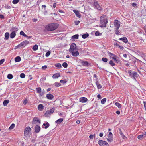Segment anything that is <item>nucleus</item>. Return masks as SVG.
Returning <instances> with one entry per match:
<instances>
[{"label": "nucleus", "instance_id": "1", "mask_svg": "<svg viewBox=\"0 0 146 146\" xmlns=\"http://www.w3.org/2000/svg\"><path fill=\"white\" fill-rule=\"evenodd\" d=\"M58 26V24L51 23L46 25L45 27V29L48 31H52L56 29Z\"/></svg>", "mask_w": 146, "mask_h": 146}, {"label": "nucleus", "instance_id": "2", "mask_svg": "<svg viewBox=\"0 0 146 146\" xmlns=\"http://www.w3.org/2000/svg\"><path fill=\"white\" fill-rule=\"evenodd\" d=\"M138 61L141 62V60L137 59L136 58L133 57L132 58L130 59L128 62L130 63L131 66H133L136 68H137V66L138 65Z\"/></svg>", "mask_w": 146, "mask_h": 146}, {"label": "nucleus", "instance_id": "3", "mask_svg": "<svg viewBox=\"0 0 146 146\" xmlns=\"http://www.w3.org/2000/svg\"><path fill=\"white\" fill-rule=\"evenodd\" d=\"M100 27H106V24L108 22L107 18L106 15H103L100 17Z\"/></svg>", "mask_w": 146, "mask_h": 146}, {"label": "nucleus", "instance_id": "4", "mask_svg": "<svg viewBox=\"0 0 146 146\" xmlns=\"http://www.w3.org/2000/svg\"><path fill=\"white\" fill-rule=\"evenodd\" d=\"M100 146H109L108 143L106 141L99 140L98 142Z\"/></svg>", "mask_w": 146, "mask_h": 146}, {"label": "nucleus", "instance_id": "5", "mask_svg": "<svg viewBox=\"0 0 146 146\" xmlns=\"http://www.w3.org/2000/svg\"><path fill=\"white\" fill-rule=\"evenodd\" d=\"M37 122L39 124L41 123L40 120L39 118L36 117H34L32 123L33 125L36 123V122Z\"/></svg>", "mask_w": 146, "mask_h": 146}, {"label": "nucleus", "instance_id": "6", "mask_svg": "<svg viewBox=\"0 0 146 146\" xmlns=\"http://www.w3.org/2000/svg\"><path fill=\"white\" fill-rule=\"evenodd\" d=\"M76 45L74 43H72L70 46L69 49V51L70 52H71L72 51H73L75 50H76Z\"/></svg>", "mask_w": 146, "mask_h": 146}, {"label": "nucleus", "instance_id": "7", "mask_svg": "<svg viewBox=\"0 0 146 146\" xmlns=\"http://www.w3.org/2000/svg\"><path fill=\"white\" fill-rule=\"evenodd\" d=\"M31 131V128L30 127L28 126L25 128L24 131V135L27 136L29 132Z\"/></svg>", "mask_w": 146, "mask_h": 146}, {"label": "nucleus", "instance_id": "8", "mask_svg": "<svg viewBox=\"0 0 146 146\" xmlns=\"http://www.w3.org/2000/svg\"><path fill=\"white\" fill-rule=\"evenodd\" d=\"M93 5L98 10H102V7L98 4V1L94 2L93 3Z\"/></svg>", "mask_w": 146, "mask_h": 146}, {"label": "nucleus", "instance_id": "9", "mask_svg": "<svg viewBox=\"0 0 146 146\" xmlns=\"http://www.w3.org/2000/svg\"><path fill=\"white\" fill-rule=\"evenodd\" d=\"M114 25L116 28L119 29L120 26L119 21L117 20H115L114 22Z\"/></svg>", "mask_w": 146, "mask_h": 146}, {"label": "nucleus", "instance_id": "10", "mask_svg": "<svg viewBox=\"0 0 146 146\" xmlns=\"http://www.w3.org/2000/svg\"><path fill=\"white\" fill-rule=\"evenodd\" d=\"M128 72L131 77L136 76H137V74L136 72H132L130 70L128 71Z\"/></svg>", "mask_w": 146, "mask_h": 146}, {"label": "nucleus", "instance_id": "11", "mask_svg": "<svg viewBox=\"0 0 146 146\" xmlns=\"http://www.w3.org/2000/svg\"><path fill=\"white\" fill-rule=\"evenodd\" d=\"M41 129L40 127V126L37 125L35 127V131L36 133H38Z\"/></svg>", "mask_w": 146, "mask_h": 146}, {"label": "nucleus", "instance_id": "12", "mask_svg": "<svg viewBox=\"0 0 146 146\" xmlns=\"http://www.w3.org/2000/svg\"><path fill=\"white\" fill-rule=\"evenodd\" d=\"M88 100V99L85 97H81L79 98V101L83 103L86 102Z\"/></svg>", "mask_w": 146, "mask_h": 146}, {"label": "nucleus", "instance_id": "13", "mask_svg": "<svg viewBox=\"0 0 146 146\" xmlns=\"http://www.w3.org/2000/svg\"><path fill=\"white\" fill-rule=\"evenodd\" d=\"M29 43V42L27 40L24 41L23 42H22L20 44L21 46H23L25 47L26 45L27 44H28Z\"/></svg>", "mask_w": 146, "mask_h": 146}, {"label": "nucleus", "instance_id": "14", "mask_svg": "<svg viewBox=\"0 0 146 146\" xmlns=\"http://www.w3.org/2000/svg\"><path fill=\"white\" fill-rule=\"evenodd\" d=\"M50 126V124L47 122H46L45 123H44L42 127L43 128L47 129Z\"/></svg>", "mask_w": 146, "mask_h": 146}, {"label": "nucleus", "instance_id": "15", "mask_svg": "<svg viewBox=\"0 0 146 146\" xmlns=\"http://www.w3.org/2000/svg\"><path fill=\"white\" fill-rule=\"evenodd\" d=\"M73 12L75 14L77 17L79 18H80L81 17V15L80 13L77 10H73Z\"/></svg>", "mask_w": 146, "mask_h": 146}, {"label": "nucleus", "instance_id": "16", "mask_svg": "<svg viewBox=\"0 0 146 146\" xmlns=\"http://www.w3.org/2000/svg\"><path fill=\"white\" fill-rule=\"evenodd\" d=\"M78 37L79 35L78 34L72 36L71 40L72 41H74L75 39H78Z\"/></svg>", "mask_w": 146, "mask_h": 146}, {"label": "nucleus", "instance_id": "17", "mask_svg": "<svg viewBox=\"0 0 146 146\" xmlns=\"http://www.w3.org/2000/svg\"><path fill=\"white\" fill-rule=\"evenodd\" d=\"M119 40L122 41L125 43H127L128 42L127 38L125 37H123L122 38H120L119 39Z\"/></svg>", "mask_w": 146, "mask_h": 146}, {"label": "nucleus", "instance_id": "18", "mask_svg": "<svg viewBox=\"0 0 146 146\" xmlns=\"http://www.w3.org/2000/svg\"><path fill=\"white\" fill-rule=\"evenodd\" d=\"M71 53L72 56L76 57L78 56L79 55V53L78 51L76 52L72 51L71 52H70Z\"/></svg>", "mask_w": 146, "mask_h": 146}, {"label": "nucleus", "instance_id": "19", "mask_svg": "<svg viewBox=\"0 0 146 146\" xmlns=\"http://www.w3.org/2000/svg\"><path fill=\"white\" fill-rule=\"evenodd\" d=\"M46 97L49 100H52L54 98V96L51 94H48L46 95Z\"/></svg>", "mask_w": 146, "mask_h": 146}, {"label": "nucleus", "instance_id": "20", "mask_svg": "<svg viewBox=\"0 0 146 146\" xmlns=\"http://www.w3.org/2000/svg\"><path fill=\"white\" fill-rule=\"evenodd\" d=\"M81 61V63L83 66H88L89 65V63L87 61H83L81 60H80Z\"/></svg>", "mask_w": 146, "mask_h": 146}, {"label": "nucleus", "instance_id": "21", "mask_svg": "<svg viewBox=\"0 0 146 146\" xmlns=\"http://www.w3.org/2000/svg\"><path fill=\"white\" fill-rule=\"evenodd\" d=\"M60 76V73H56L53 75L52 77L54 79H56L59 77Z\"/></svg>", "mask_w": 146, "mask_h": 146}, {"label": "nucleus", "instance_id": "22", "mask_svg": "<svg viewBox=\"0 0 146 146\" xmlns=\"http://www.w3.org/2000/svg\"><path fill=\"white\" fill-rule=\"evenodd\" d=\"M16 33L15 32L12 31L10 35V37L11 38H13L16 36Z\"/></svg>", "mask_w": 146, "mask_h": 146}, {"label": "nucleus", "instance_id": "23", "mask_svg": "<svg viewBox=\"0 0 146 146\" xmlns=\"http://www.w3.org/2000/svg\"><path fill=\"white\" fill-rule=\"evenodd\" d=\"M38 110L39 111H42L44 109V106L43 104H40L38 106Z\"/></svg>", "mask_w": 146, "mask_h": 146}, {"label": "nucleus", "instance_id": "24", "mask_svg": "<svg viewBox=\"0 0 146 146\" xmlns=\"http://www.w3.org/2000/svg\"><path fill=\"white\" fill-rule=\"evenodd\" d=\"M63 121V119L60 118L55 121V123L57 124H59L62 122Z\"/></svg>", "mask_w": 146, "mask_h": 146}, {"label": "nucleus", "instance_id": "25", "mask_svg": "<svg viewBox=\"0 0 146 146\" xmlns=\"http://www.w3.org/2000/svg\"><path fill=\"white\" fill-rule=\"evenodd\" d=\"M21 58L19 56H17L16 57L15 59V60L16 62H19L21 61Z\"/></svg>", "mask_w": 146, "mask_h": 146}, {"label": "nucleus", "instance_id": "26", "mask_svg": "<svg viewBox=\"0 0 146 146\" xmlns=\"http://www.w3.org/2000/svg\"><path fill=\"white\" fill-rule=\"evenodd\" d=\"M96 85L98 89H100L102 88V85L100 84V83L98 81H96Z\"/></svg>", "mask_w": 146, "mask_h": 146}, {"label": "nucleus", "instance_id": "27", "mask_svg": "<svg viewBox=\"0 0 146 146\" xmlns=\"http://www.w3.org/2000/svg\"><path fill=\"white\" fill-rule=\"evenodd\" d=\"M9 100H5L3 102V106H6L7 104L9 103Z\"/></svg>", "mask_w": 146, "mask_h": 146}, {"label": "nucleus", "instance_id": "28", "mask_svg": "<svg viewBox=\"0 0 146 146\" xmlns=\"http://www.w3.org/2000/svg\"><path fill=\"white\" fill-rule=\"evenodd\" d=\"M89 36V34L87 33L84 34H83L82 35V37L84 39L88 37Z\"/></svg>", "mask_w": 146, "mask_h": 146}, {"label": "nucleus", "instance_id": "29", "mask_svg": "<svg viewBox=\"0 0 146 146\" xmlns=\"http://www.w3.org/2000/svg\"><path fill=\"white\" fill-rule=\"evenodd\" d=\"M36 93H40L41 92V89L40 87L36 88Z\"/></svg>", "mask_w": 146, "mask_h": 146}, {"label": "nucleus", "instance_id": "30", "mask_svg": "<svg viewBox=\"0 0 146 146\" xmlns=\"http://www.w3.org/2000/svg\"><path fill=\"white\" fill-rule=\"evenodd\" d=\"M51 114L49 112V111L48 110L46 111L45 114H44V115L45 117H48V116L49 115H50Z\"/></svg>", "mask_w": 146, "mask_h": 146}, {"label": "nucleus", "instance_id": "31", "mask_svg": "<svg viewBox=\"0 0 146 146\" xmlns=\"http://www.w3.org/2000/svg\"><path fill=\"white\" fill-rule=\"evenodd\" d=\"M38 47L37 45H35L33 47L32 49L34 51H36L38 49Z\"/></svg>", "mask_w": 146, "mask_h": 146}, {"label": "nucleus", "instance_id": "32", "mask_svg": "<svg viewBox=\"0 0 146 146\" xmlns=\"http://www.w3.org/2000/svg\"><path fill=\"white\" fill-rule=\"evenodd\" d=\"M9 33L8 32H6L5 34V39L7 40L9 38Z\"/></svg>", "mask_w": 146, "mask_h": 146}, {"label": "nucleus", "instance_id": "33", "mask_svg": "<svg viewBox=\"0 0 146 146\" xmlns=\"http://www.w3.org/2000/svg\"><path fill=\"white\" fill-rule=\"evenodd\" d=\"M18 28L16 27H13L11 29V31H14L15 32L18 31Z\"/></svg>", "mask_w": 146, "mask_h": 146}, {"label": "nucleus", "instance_id": "34", "mask_svg": "<svg viewBox=\"0 0 146 146\" xmlns=\"http://www.w3.org/2000/svg\"><path fill=\"white\" fill-rule=\"evenodd\" d=\"M20 34L21 35H23L24 37H27L28 36L27 35L25 34L24 33V32L23 31H21L20 32Z\"/></svg>", "mask_w": 146, "mask_h": 146}, {"label": "nucleus", "instance_id": "35", "mask_svg": "<svg viewBox=\"0 0 146 146\" xmlns=\"http://www.w3.org/2000/svg\"><path fill=\"white\" fill-rule=\"evenodd\" d=\"M115 105L117 106L119 108H121V104L117 102L115 103Z\"/></svg>", "mask_w": 146, "mask_h": 146}, {"label": "nucleus", "instance_id": "36", "mask_svg": "<svg viewBox=\"0 0 146 146\" xmlns=\"http://www.w3.org/2000/svg\"><path fill=\"white\" fill-rule=\"evenodd\" d=\"M13 77V75L11 74H9L7 75V78L8 79H11Z\"/></svg>", "mask_w": 146, "mask_h": 146}, {"label": "nucleus", "instance_id": "37", "mask_svg": "<svg viewBox=\"0 0 146 146\" xmlns=\"http://www.w3.org/2000/svg\"><path fill=\"white\" fill-rule=\"evenodd\" d=\"M54 85L56 87H58L60 86L61 84L57 82H56L54 83Z\"/></svg>", "mask_w": 146, "mask_h": 146}, {"label": "nucleus", "instance_id": "38", "mask_svg": "<svg viewBox=\"0 0 146 146\" xmlns=\"http://www.w3.org/2000/svg\"><path fill=\"white\" fill-rule=\"evenodd\" d=\"M106 100V98H104L101 100V103L102 104H104L105 103Z\"/></svg>", "mask_w": 146, "mask_h": 146}, {"label": "nucleus", "instance_id": "39", "mask_svg": "<svg viewBox=\"0 0 146 146\" xmlns=\"http://www.w3.org/2000/svg\"><path fill=\"white\" fill-rule=\"evenodd\" d=\"M55 108L54 107L53 108H52L50 109V110L49 111V112L51 114L53 113L54 111L55 110Z\"/></svg>", "mask_w": 146, "mask_h": 146}, {"label": "nucleus", "instance_id": "40", "mask_svg": "<svg viewBox=\"0 0 146 146\" xmlns=\"http://www.w3.org/2000/svg\"><path fill=\"white\" fill-rule=\"evenodd\" d=\"M55 66L57 68H61L62 66L61 64L59 63H58L55 64Z\"/></svg>", "mask_w": 146, "mask_h": 146}, {"label": "nucleus", "instance_id": "41", "mask_svg": "<svg viewBox=\"0 0 146 146\" xmlns=\"http://www.w3.org/2000/svg\"><path fill=\"white\" fill-rule=\"evenodd\" d=\"M15 126V124L14 123L12 124L9 127V130L11 129L14 128Z\"/></svg>", "mask_w": 146, "mask_h": 146}, {"label": "nucleus", "instance_id": "42", "mask_svg": "<svg viewBox=\"0 0 146 146\" xmlns=\"http://www.w3.org/2000/svg\"><path fill=\"white\" fill-rule=\"evenodd\" d=\"M102 60L104 62H107L108 59L106 58L103 57L102 58Z\"/></svg>", "mask_w": 146, "mask_h": 146}, {"label": "nucleus", "instance_id": "43", "mask_svg": "<svg viewBox=\"0 0 146 146\" xmlns=\"http://www.w3.org/2000/svg\"><path fill=\"white\" fill-rule=\"evenodd\" d=\"M109 64L111 66H114L115 65V64L113 62V61L111 60L109 62Z\"/></svg>", "mask_w": 146, "mask_h": 146}, {"label": "nucleus", "instance_id": "44", "mask_svg": "<svg viewBox=\"0 0 146 146\" xmlns=\"http://www.w3.org/2000/svg\"><path fill=\"white\" fill-rule=\"evenodd\" d=\"M95 137V134H94L93 135H90L89 136V138L90 139H92L94 137Z\"/></svg>", "mask_w": 146, "mask_h": 146}, {"label": "nucleus", "instance_id": "45", "mask_svg": "<svg viewBox=\"0 0 146 146\" xmlns=\"http://www.w3.org/2000/svg\"><path fill=\"white\" fill-rule=\"evenodd\" d=\"M19 0H13L12 1V3L14 4H17L19 1Z\"/></svg>", "mask_w": 146, "mask_h": 146}, {"label": "nucleus", "instance_id": "46", "mask_svg": "<svg viewBox=\"0 0 146 146\" xmlns=\"http://www.w3.org/2000/svg\"><path fill=\"white\" fill-rule=\"evenodd\" d=\"M115 34H116L117 35H120V32L118 31V29H117V28H116V30H115Z\"/></svg>", "mask_w": 146, "mask_h": 146}, {"label": "nucleus", "instance_id": "47", "mask_svg": "<svg viewBox=\"0 0 146 146\" xmlns=\"http://www.w3.org/2000/svg\"><path fill=\"white\" fill-rule=\"evenodd\" d=\"M20 77L22 78H24L25 77V75L23 73H21L20 74Z\"/></svg>", "mask_w": 146, "mask_h": 146}, {"label": "nucleus", "instance_id": "48", "mask_svg": "<svg viewBox=\"0 0 146 146\" xmlns=\"http://www.w3.org/2000/svg\"><path fill=\"white\" fill-rule=\"evenodd\" d=\"M107 140L108 142H111L113 141V138L111 137H109V138L107 139Z\"/></svg>", "mask_w": 146, "mask_h": 146}, {"label": "nucleus", "instance_id": "49", "mask_svg": "<svg viewBox=\"0 0 146 146\" xmlns=\"http://www.w3.org/2000/svg\"><path fill=\"white\" fill-rule=\"evenodd\" d=\"M101 33L98 31H96L95 34V35L96 36H98L101 35Z\"/></svg>", "mask_w": 146, "mask_h": 146}, {"label": "nucleus", "instance_id": "50", "mask_svg": "<svg viewBox=\"0 0 146 146\" xmlns=\"http://www.w3.org/2000/svg\"><path fill=\"white\" fill-rule=\"evenodd\" d=\"M62 66L64 68H67L68 66V64L66 62H64L62 64Z\"/></svg>", "mask_w": 146, "mask_h": 146}, {"label": "nucleus", "instance_id": "51", "mask_svg": "<svg viewBox=\"0 0 146 146\" xmlns=\"http://www.w3.org/2000/svg\"><path fill=\"white\" fill-rule=\"evenodd\" d=\"M60 82L61 83H62L63 84L66 83L67 82V81L66 79H64V80H61L60 81Z\"/></svg>", "mask_w": 146, "mask_h": 146}, {"label": "nucleus", "instance_id": "52", "mask_svg": "<svg viewBox=\"0 0 146 146\" xmlns=\"http://www.w3.org/2000/svg\"><path fill=\"white\" fill-rule=\"evenodd\" d=\"M119 133L120 134V135H122V136L123 135L124 137H126L125 136V135H124V134L122 133V132H121V129H119Z\"/></svg>", "mask_w": 146, "mask_h": 146}, {"label": "nucleus", "instance_id": "53", "mask_svg": "<svg viewBox=\"0 0 146 146\" xmlns=\"http://www.w3.org/2000/svg\"><path fill=\"white\" fill-rule=\"evenodd\" d=\"M50 51H48L46 54L45 56L46 57H48L50 55Z\"/></svg>", "mask_w": 146, "mask_h": 146}, {"label": "nucleus", "instance_id": "54", "mask_svg": "<svg viewBox=\"0 0 146 146\" xmlns=\"http://www.w3.org/2000/svg\"><path fill=\"white\" fill-rule=\"evenodd\" d=\"M113 135L111 132H110L108 135L109 137H111L113 138Z\"/></svg>", "mask_w": 146, "mask_h": 146}, {"label": "nucleus", "instance_id": "55", "mask_svg": "<svg viewBox=\"0 0 146 146\" xmlns=\"http://www.w3.org/2000/svg\"><path fill=\"white\" fill-rule=\"evenodd\" d=\"M39 97H41L42 96H43L44 94V92H40V93H39Z\"/></svg>", "mask_w": 146, "mask_h": 146}, {"label": "nucleus", "instance_id": "56", "mask_svg": "<svg viewBox=\"0 0 146 146\" xmlns=\"http://www.w3.org/2000/svg\"><path fill=\"white\" fill-rule=\"evenodd\" d=\"M143 135H139L137 137V138L139 139H141L143 137Z\"/></svg>", "mask_w": 146, "mask_h": 146}, {"label": "nucleus", "instance_id": "57", "mask_svg": "<svg viewBox=\"0 0 146 146\" xmlns=\"http://www.w3.org/2000/svg\"><path fill=\"white\" fill-rule=\"evenodd\" d=\"M132 5L133 7H137V4L135 3H133L132 4Z\"/></svg>", "mask_w": 146, "mask_h": 146}, {"label": "nucleus", "instance_id": "58", "mask_svg": "<svg viewBox=\"0 0 146 146\" xmlns=\"http://www.w3.org/2000/svg\"><path fill=\"white\" fill-rule=\"evenodd\" d=\"M21 46H21V44L20 43L18 45H17V46H15V49H16L18 48H19V47H20Z\"/></svg>", "mask_w": 146, "mask_h": 146}, {"label": "nucleus", "instance_id": "59", "mask_svg": "<svg viewBox=\"0 0 146 146\" xmlns=\"http://www.w3.org/2000/svg\"><path fill=\"white\" fill-rule=\"evenodd\" d=\"M80 22L79 21H75V24L76 25H78L80 23Z\"/></svg>", "mask_w": 146, "mask_h": 146}, {"label": "nucleus", "instance_id": "60", "mask_svg": "<svg viewBox=\"0 0 146 146\" xmlns=\"http://www.w3.org/2000/svg\"><path fill=\"white\" fill-rule=\"evenodd\" d=\"M139 75L137 74V76H133L132 77L134 79V80L135 81H136V78H138V77H139Z\"/></svg>", "mask_w": 146, "mask_h": 146}, {"label": "nucleus", "instance_id": "61", "mask_svg": "<svg viewBox=\"0 0 146 146\" xmlns=\"http://www.w3.org/2000/svg\"><path fill=\"white\" fill-rule=\"evenodd\" d=\"M5 60L4 59H2L0 60V65L2 64L4 62Z\"/></svg>", "mask_w": 146, "mask_h": 146}, {"label": "nucleus", "instance_id": "62", "mask_svg": "<svg viewBox=\"0 0 146 146\" xmlns=\"http://www.w3.org/2000/svg\"><path fill=\"white\" fill-rule=\"evenodd\" d=\"M47 67L46 65H44L42 67V69L43 70H45L46 69Z\"/></svg>", "mask_w": 146, "mask_h": 146}, {"label": "nucleus", "instance_id": "63", "mask_svg": "<svg viewBox=\"0 0 146 146\" xmlns=\"http://www.w3.org/2000/svg\"><path fill=\"white\" fill-rule=\"evenodd\" d=\"M143 103L145 110L146 111V101H144Z\"/></svg>", "mask_w": 146, "mask_h": 146}, {"label": "nucleus", "instance_id": "64", "mask_svg": "<svg viewBox=\"0 0 146 146\" xmlns=\"http://www.w3.org/2000/svg\"><path fill=\"white\" fill-rule=\"evenodd\" d=\"M0 18L4 19V17L3 15L0 14Z\"/></svg>", "mask_w": 146, "mask_h": 146}]
</instances>
